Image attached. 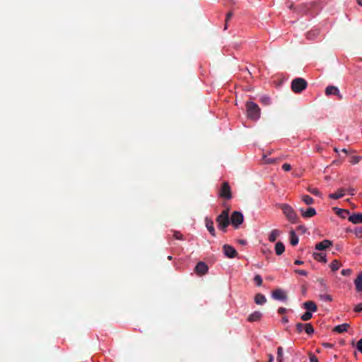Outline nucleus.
<instances>
[{"instance_id": "nucleus-24", "label": "nucleus", "mask_w": 362, "mask_h": 362, "mask_svg": "<svg viewBox=\"0 0 362 362\" xmlns=\"http://www.w3.org/2000/svg\"><path fill=\"white\" fill-rule=\"evenodd\" d=\"M299 239L293 230L290 232V243L293 246L296 245L298 243Z\"/></svg>"}, {"instance_id": "nucleus-10", "label": "nucleus", "mask_w": 362, "mask_h": 362, "mask_svg": "<svg viewBox=\"0 0 362 362\" xmlns=\"http://www.w3.org/2000/svg\"><path fill=\"white\" fill-rule=\"evenodd\" d=\"M204 222H205V226H206L207 230H209V232L210 233V234L212 236L215 237L216 231H215V228L214 226L213 220L211 218L206 217L204 219Z\"/></svg>"}, {"instance_id": "nucleus-7", "label": "nucleus", "mask_w": 362, "mask_h": 362, "mask_svg": "<svg viewBox=\"0 0 362 362\" xmlns=\"http://www.w3.org/2000/svg\"><path fill=\"white\" fill-rule=\"evenodd\" d=\"M223 250L224 255L228 258H234L238 255L237 251L231 245H224L223 246Z\"/></svg>"}, {"instance_id": "nucleus-43", "label": "nucleus", "mask_w": 362, "mask_h": 362, "mask_svg": "<svg viewBox=\"0 0 362 362\" xmlns=\"http://www.w3.org/2000/svg\"><path fill=\"white\" fill-rule=\"evenodd\" d=\"M356 348L362 354V338L357 342Z\"/></svg>"}, {"instance_id": "nucleus-3", "label": "nucleus", "mask_w": 362, "mask_h": 362, "mask_svg": "<svg viewBox=\"0 0 362 362\" xmlns=\"http://www.w3.org/2000/svg\"><path fill=\"white\" fill-rule=\"evenodd\" d=\"M279 208L282 210L284 216L288 221L292 223H296L298 221V216L294 209L287 204H279Z\"/></svg>"}, {"instance_id": "nucleus-51", "label": "nucleus", "mask_w": 362, "mask_h": 362, "mask_svg": "<svg viewBox=\"0 0 362 362\" xmlns=\"http://www.w3.org/2000/svg\"><path fill=\"white\" fill-rule=\"evenodd\" d=\"M281 321H282L283 323H287L288 322V319L287 317L285 316V317H282V320Z\"/></svg>"}, {"instance_id": "nucleus-48", "label": "nucleus", "mask_w": 362, "mask_h": 362, "mask_svg": "<svg viewBox=\"0 0 362 362\" xmlns=\"http://www.w3.org/2000/svg\"><path fill=\"white\" fill-rule=\"evenodd\" d=\"M322 346L325 348H333L334 347L333 344H330V343H327V342L323 343Z\"/></svg>"}, {"instance_id": "nucleus-20", "label": "nucleus", "mask_w": 362, "mask_h": 362, "mask_svg": "<svg viewBox=\"0 0 362 362\" xmlns=\"http://www.w3.org/2000/svg\"><path fill=\"white\" fill-rule=\"evenodd\" d=\"M335 213L342 218H346L349 215V211L347 209H342L337 207L334 208Z\"/></svg>"}, {"instance_id": "nucleus-14", "label": "nucleus", "mask_w": 362, "mask_h": 362, "mask_svg": "<svg viewBox=\"0 0 362 362\" xmlns=\"http://www.w3.org/2000/svg\"><path fill=\"white\" fill-rule=\"evenodd\" d=\"M346 192V188H340L335 193H332L329 194V197L332 199H338L343 197Z\"/></svg>"}, {"instance_id": "nucleus-1", "label": "nucleus", "mask_w": 362, "mask_h": 362, "mask_svg": "<svg viewBox=\"0 0 362 362\" xmlns=\"http://www.w3.org/2000/svg\"><path fill=\"white\" fill-rule=\"evenodd\" d=\"M245 107L249 119L256 121L260 117V108L257 104L252 101L247 102Z\"/></svg>"}, {"instance_id": "nucleus-44", "label": "nucleus", "mask_w": 362, "mask_h": 362, "mask_svg": "<svg viewBox=\"0 0 362 362\" xmlns=\"http://www.w3.org/2000/svg\"><path fill=\"white\" fill-rule=\"evenodd\" d=\"M354 311L356 313L362 311V303H358V305H356V307L354 308Z\"/></svg>"}, {"instance_id": "nucleus-36", "label": "nucleus", "mask_w": 362, "mask_h": 362, "mask_svg": "<svg viewBox=\"0 0 362 362\" xmlns=\"http://www.w3.org/2000/svg\"><path fill=\"white\" fill-rule=\"evenodd\" d=\"M173 237L177 240H182V235L179 231H173Z\"/></svg>"}, {"instance_id": "nucleus-30", "label": "nucleus", "mask_w": 362, "mask_h": 362, "mask_svg": "<svg viewBox=\"0 0 362 362\" xmlns=\"http://www.w3.org/2000/svg\"><path fill=\"white\" fill-rule=\"evenodd\" d=\"M362 159V157L361 156H352L350 157V160H349V162L353 164V165H355V164H357Z\"/></svg>"}, {"instance_id": "nucleus-18", "label": "nucleus", "mask_w": 362, "mask_h": 362, "mask_svg": "<svg viewBox=\"0 0 362 362\" xmlns=\"http://www.w3.org/2000/svg\"><path fill=\"white\" fill-rule=\"evenodd\" d=\"M349 327H350V325L348 323H344L341 325H339L335 326L333 328V332H335L337 333H343L344 332H346Z\"/></svg>"}, {"instance_id": "nucleus-57", "label": "nucleus", "mask_w": 362, "mask_h": 362, "mask_svg": "<svg viewBox=\"0 0 362 362\" xmlns=\"http://www.w3.org/2000/svg\"><path fill=\"white\" fill-rule=\"evenodd\" d=\"M358 4L362 6V0H357Z\"/></svg>"}, {"instance_id": "nucleus-34", "label": "nucleus", "mask_w": 362, "mask_h": 362, "mask_svg": "<svg viewBox=\"0 0 362 362\" xmlns=\"http://www.w3.org/2000/svg\"><path fill=\"white\" fill-rule=\"evenodd\" d=\"M308 191L316 196L320 197L322 195L321 192L317 188L308 187Z\"/></svg>"}, {"instance_id": "nucleus-5", "label": "nucleus", "mask_w": 362, "mask_h": 362, "mask_svg": "<svg viewBox=\"0 0 362 362\" xmlns=\"http://www.w3.org/2000/svg\"><path fill=\"white\" fill-rule=\"evenodd\" d=\"M243 221L244 216L241 212L235 211L232 213L230 218V223H231L232 226L235 229H238L240 227Z\"/></svg>"}, {"instance_id": "nucleus-27", "label": "nucleus", "mask_w": 362, "mask_h": 362, "mask_svg": "<svg viewBox=\"0 0 362 362\" xmlns=\"http://www.w3.org/2000/svg\"><path fill=\"white\" fill-rule=\"evenodd\" d=\"M302 200L307 205H311L314 203V199L307 194H304L302 196Z\"/></svg>"}, {"instance_id": "nucleus-49", "label": "nucleus", "mask_w": 362, "mask_h": 362, "mask_svg": "<svg viewBox=\"0 0 362 362\" xmlns=\"http://www.w3.org/2000/svg\"><path fill=\"white\" fill-rule=\"evenodd\" d=\"M354 189L353 188H348L346 189V192L349 193L351 195H354Z\"/></svg>"}, {"instance_id": "nucleus-26", "label": "nucleus", "mask_w": 362, "mask_h": 362, "mask_svg": "<svg viewBox=\"0 0 362 362\" xmlns=\"http://www.w3.org/2000/svg\"><path fill=\"white\" fill-rule=\"evenodd\" d=\"M341 267V263L339 260L334 259L332 262L330 264V267L332 272L337 271Z\"/></svg>"}, {"instance_id": "nucleus-37", "label": "nucleus", "mask_w": 362, "mask_h": 362, "mask_svg": "<svg viewBox=\"0 0 362 362\" xmlns=\"http://www.w3.org/2000/svg\"><path fill=\"white\" fill-rule=\"evenodd\" d=\"M351 273H352V270H351V269H342V270L341 271V274L343 276H349Z\"/></svg>"}, {"instance_id": "nucleus-19", "label": "nucleus", "mask_w": 362, "mask_h": 362, "mask_svg": "<svg viewBox=\"0 0 362 362\" xmlns=\"http://www.w3.org/2000/svg\"><path fill=\"white\" fill-rule=\"evenodd\" d=\"M354 284L357 292H362V273H360L354 280Z\"/></svg>"}, {"instance_id": "nucleus-46", "label": "nucleus", "mask_w": 362, "mask_h": 362, "mask_svg": "<svg viewBox=\"0 0 362 362\" xmlns=\"http://www.w3.org/2000/svg\"><path fill=\"white\" fill-rule=\"evenodd\" d=\"M233 16V13L232 12H228L226 15V20L225 21H226V24L228 23V21L230 20V18H232Z\"/></svg>"}, {"instance_id": "nucleus-9", "label": "nucleus", "mask_w": 362, "mask_h": 362, "mask_svg": "<svg viewBox=\"0 0 362 362\" xmlns=\"http://www.w3.org/2000/svg\"><path fill=\"white\" fill-rule=\"evenodd\" d=\"M272 296L274 299L278 300H286L287 299L286 293L281 288L275 289L272 293Z\"/></svg>"}, {"instance_id": "nucleus-31", "label": "nucleus", "mask_w": 362, "mask_h": 362, "mask_svg": "<svg viewBox=\"0 0 362 362\" xmlns=\"http://www.w3.org/2000/svg\"><path fill=\"white\" fill-rule=\"evenodd\" d=\"M283 348L281 346H279L277 348V362H282L283 361Z\"/></svg>"}, {"instance_id": "nucleus-16", "label": "nucleus", "mask_w": 362, "mask_h": 362, "mask_svg": "<svg viewBox=\"0 0 362 362\" xmlns=\"http://www.w3.org/2000/svg\"><path fill=\"white\" fill-rule=\"evenodd\" d=\"M348 219L354 224L362 223V214H354L349 216Z\"/></svg>"}, {"instance_id": "nucleus-52", "label": "nucleus", "mask_w": 362, "mask_h": 362, "mask_svg": "<svg viewBox=\"0 0 362 362\" xmlns=\"http://www.w3.org/2000/svg\"><path fill=\"white\" fill-rule=\"evenodd\" d=\"M269 356V361H268V362H273V361H274V356H273V355H272V354H269V356Z\"/></svg>"}, {"instance_id": "nucleus-21", "label": "nucleus", "mask_w": 362, "mask_h": 362, "mask_svg": "<svg viewBox=\"0 0 362 362\" xmlns=\"http://www.w3.org/2000/svg\"><path fill=\"white\" fill-rule=\"evenodd\" d=\"M255 302L257 305H263L267 302V298L263 294L257 293L255 296Z\"/></svg>"}, {"instance_id": "nucleus-56", "label": "nucleus", "mask_w": 362, "mask_h": 362, "mask_svg": "<svg viewBox=\"0 0 362 362\" xmlns=\"http://www.w3.org/2000/svg\"><path fill=\"white\" fill-rule=\"evenodd\" d=\"M227 28H228V23L226 24V21H225L224 30H226Z\"/></svg>"}, {"instance_id": "nucleus-55", "label": "nucleus", "mask_w": 362, "mask_h": 362, "mask_svg": "<svg viewBox=\"0 0 362 362\" xmlns=\"http://www.w3.org/2000/svg\"><path fill=\"white\" fill-rule=\"evenodd\" d=\"M317 151L318 152H321V151H322V148H321V147H320V146H318V147L317 148Z\"/></svg>"}, {"instance_id": "nucleus-11", "label": "nucleus", "mask_w": 362, "mask_h": 362, "mask_svg": "<svg viewBox=\"0 0 362 362\" xmlns=\"http://www.w3.org/2000/svg\"><path fill=\"white\" fill-rule=\"evenodd\" d=\"M332 245V242L329 240H324L315 245V250H325L329 247Z\"/></svg>"}, {"instance_id": "nucleus-59", "label": "nucleus", "mask_w": 362, "mask_h": 362, "mask_svg": "<svg viewBox=\"0 0 362 362\" xmlns=\"http://www.w3.org/2000/svg\"><path fill=\"white\" fill-rule=\"evenodd\" d=\"M172 258H173V257H172V256H168V259L169 260L172 259Z\"/></svg>"}, {"instance_id": "nucleus-25", "label": "nucleus", "mask_w": 362, "mask_h": 362, "mask_svg": "<svg viewBox=\"0 0 362 362\" xmlns=\"http://www.w3.org/2000/svg\"><path fill=\"white\" fill-rule=\"evenodd\" d=\"M279 234H280L279 231L276 229L272 230V232L268 238L269 242H271V243L275 242L276 238L279 235Z\"/></svg>"}, {"instance_id": "nucleus-32", "label": "nucleus", "mask_w": 362, "mask_h": 362, "mask_svg": "<svg viewBox=\"0 0 362 362\" xmlns=\"http://www.w3.org/2000/svg\"><path fill=\"white\" fill-rule=\"evenodd\" d=\"M313 317V315L310 312H308V311H306L305 313H303L301 317H300V319L303 320V321H308L309 320H310Z\"/></svg>"}, {"instance_id": "nucleus-41", "label": "nucleus", "mask_w": 362, "mask_h": 362, "mask_svg": "<svg viewBox=\"0 0 362 362\" xmlns=\"http://www.w3.org/2000/svg\"><path fill=\"white\" fill-rule=\"evenodd\" d=\"M263 159L265 163L270 164L274 163L275 160L272 158H268L266 156H264Z\"/></svg>"}, {"instance_id": "nucleus-58", "label": "nucleus", "mask_w": 362, "mask_h": 362, "mask_svg": "<svg viewBox=\"0 0 362 362\" xmlns=\"http://www.w3.org/2000/svg\"><path fill=\"white\" fill-rule=\"evenodd\" d=\"M334 151H335V152H337V153H338V152H339V150H338V148H334Z\"/></svg>"}, {"instance_id": "nucleus-8", "label": "nucleus", "mask_w": 362, "mask_h": 362, "mask_svg": "<svg viewBox=\"0 0 362 362\" xmlns=\"http://www.w3.org/2000/svg\"><path fill=\"white\" fill-rule=\"evenodd\" d=\"M208 270L209 267L204 262H198L194 268V272L200 276L206 274L208 272Z\"/></svg>"}, {"instance_id": "nucleus-15", "label": "nucleus", "mask_w": 362, "mask_h": 362, "mask_svg": "<svg viewBox=\"0 0 362 362\" xmlns=\"http://www.w3.org/2000/svg\"><path fill=\"white\" fill-rule=\"evenodd\" d=\"M325 93L327 95H334L339 96V98H341V96L339 94V90L338 88L334 86H327L325 89Z\"/></svg>"}, {"instance_id": "nucleus-12", "label": "nucleus", "mask_w": 362, "mask_h": 362, "mask_svg": "<svg viewBox=\"0 0 362 362\" xmlns=\"http://www.w3.org/2000/svg\"><path fill=\"white\" fill-rule=\"evenodd\" d=\"M300 211L301 212L302 216L305 218H310L316 215V211L313 207H310L305 211L300 209Z\"/></svg>"}, {"instance_id": "nucleus-33", "label": "nucleus", "mask_w": 362, "mask_h": 362, "mask_svg": "<svg viewBox=\"0 0 362 362\" xmlns=\"http://www.w3.org/2000/svg\"><path fill=\"white\" fill-rule=\"evenodd\" d=\"M254 281L258 286L262 285V278L259 274H256L254 277Z\"/></svg>"}, {"instance_id": "nucleus-54", "label": "nucleus", "mask_w": 362, "mask_h": 362, "mask_svg": "<svg viewBox=\"0 0 362 362\" xmlns=\"http://www.w3.org/2000/svg\"><path fill=\"white\" fill-rule=\"evenodd\" d=\"M341 151H342V152H344V153H346V154H348V153H349L351 152L350 151H349V150H348V149H346V148H343V149L341 150Z\"/></svg>"}, {"instance_id": "nucleus-47", "label": "nucleus", "mask_w": 362, "mask_h": 362, "mask_svg": "<svg viewBox=\"0 0 362 362\" xmlns=\"http://www.w3.org/2000/svg\"><path fill=\"white\" fill-rule=\"evenodd\" d=\"M287 311V309L286 308L281 307L278 309V313L279 314H284Z\"/></svg>"}, {"instance_id": "nucleus-13", "label": "nucleus", "mask_w": 362, "mask_h": 362, "mask_svg": "<svg viewBox=\"0 0 362 362\" xmlns=\"http://www.w3.org/2000/svg\"><path fill=\"white\" fill-rule=\"evenodd\" d=\"M303 308L308 312H316L317 310V305L312 300L305 301L303 305Z\"/></svg>"}, {"instance_id": "nucleus-28", "label": "nucleus", "mask_w": 362, "mask_h": 362, "mask_svg": "<svg viewBox=\"0 0 362 362\" xmlns=\"http://www.w3.org/2000/svg\"><path fill=\"white\" fill-rule=\"evenodd\" d=\"M319 298L322 301L331 302L332 301V297L327 293H320Z\"/></svg>"}, {"instance_id": "nucleus-29", "label": "nucleus", "mask_w": 362, "mask_h": 362, "mask_svg": "<svg viewBox=\"0 0 362 362\" xmlns=\"http://www.w3.org/2000/svg\"><path fill=\"white\" fill-rule=\"evenodd\" d=\"M304 329H305V332L309 335L314 333V328L310 323L305 324Z\"/></svg>"}, {"instance_id": "nucleus-39", "label": "nucleus", "mask_w": 362, "mask_h": 362, "mask_svg": "<svg viewBox=\"0 0 362 362\" xmlns=\"http://www.w3.org/2000/svg\"><path fill=\"white\" fill-rule=\"evenodd\" d=\"M309 358L310 362H319L317 357L313 354H309Z\"/></svg>"}, {"instance_id": "nucleus-35", "label": "nucleus", "mask_w": 362, "mask_h": 362, "mask_svg": "<svg viewBox=\"0 0 362 362\" xmlns=\"http://www.w3.org/2000/svg\"><path fill=\"white\" fill-rule=\"evenodd\" d=\"M305 329V324L303 323H297L296 324V329L298 333H300Z\"/></svg>"}, {"instance_id": "nucleus-40", "label": "nucleus", "mask_w": 362, "mask_h": 362, "mask_svg": "<svg viewBox=\"0 0 362 362\" xmlns=\"http://www.w3.org/2000/svg\"><path fill=\"white\" fill-rule=\"evenodd\" d=\"M296 274H300V275H302V276H307L308 275V272L305 271V270H303V269H296L294 271Z\"/></svg>"}, {"instance_id": "nucleus-6", "label": "nucleus", "mask_w": 362, "mask_h": 362, "mask_svg": "<svg viewBox=\"0 0 362 362\" xmlns=\"http://www.w3.org/2000/svg\"><path fill=\"white\" fill-rule=\"evenodd\" d=\"M218 195L220 197L223 198L226 200H229L232 198V193L230 187L227 182H223L221 187L219 190Z\"/></svg>"}, {"instance_id": "nucleus-53", "label": "nucleus", "mask_w": 362, "mask_h": 362, "mask_svg": "<svg viewBox=\"0 0 362 362\" xmlns=\"http://www.w3.org/2000/svg\"><path fill=\"white\" fill-rule=\"evenodd\" d=\"M238 242L241 245H245L247 243V241L245 240H239Z\"/></svg>"}, {"instance_id": "nucleus-22", "label": "nucleus", "mask_w": 362, "mask_h": 362, "mask_svg": "<svg viewBox=\"0 0 362 362\" xmlns=\"http://www.w3.org/2000/svg\"><path fill=\"white\" fill-rule=\"evenodd\" d=\"M285 251V246L281 242H277L275 245V252L277 255H281Z\"/></svg>"}, {"instance_id": "nucleus-38", "label": "nucleus", "mask_w": 362, "mask_h": 362, "mask_svg": "<svg viewBox=\"0 0 362 362\" xmlns=\"http://www.w3.org/2000/svg\"><path fill=\"white\" fill-rule=\"evenodd\" d=\"M261 102L264 103V105H269L270 104V98L266 96H264L261 98Z\"/></svg>"}, {"instance_id": "nucleus-45", "label": "nucleus", "mask_w": 362, "mask_h": 362, "mask_svg": "<svg viewBox=\"0 0 362 362\" xmlns=\"http://www.w3.org/2000/svg\"><path fill=\"white\" fill-rule=\"evenodd\" d=\"M282 169L285 171H289L291 169V166L288 163H284L282 165Z\"/></svg>"}, {"instance_id": "nucleus-42", "label": "nucleus", "mask_w": 362, "mask_h": 362, "mask_svg": "<svg viewBox=\"0 0 362 362\" xmlns=\"http://www.w3.org/2000/svg\"><path fill=\"white\" fill-rule=\"evenodd\" d=\"M318 282L320 283V284L321 285V286L323 288V291H326L327 289V286H326L325 284V280L324 279H319L318 280Z\"/></svg>"}, {"instance_id": "nucleus-2", "label": "nucleus", "mask_w": 362, "mask_h": 362, "mask_svg": "<svg viewBox=\"0 0 362 362\" xmlns=\"http://www.w3.org/2000/svg\"><path fill=\"white\" fill-rule=\"evenodd\" d=\"M228 211V209L223 210L216 218L218 228L223 232H226V228L230 224Z\"/></svg>"}, {"instance_id": "nucleus-50", "label": "nucleus", "mask_w": 362, "mask_h": 362, "mask_svg": "<svg viewBox=\"0 0 362 362\" xmlns=\"http://www.w3.org/2000/svg\"><path fill=\"white\" fill-rule=\"evenodd\" d=\"M294 264H296V265H300V264H303V261H300V260L297 259V260H296V261L294 262Z\"/></svg>"}, {"instance_id": "nucleus-4", "label": "nucleus", "mask_w": 362, "mask_h": 362, "mask_svg": "<svg viewBox=\"0 0 362 362\" xmlns=\"http://www.w3.org/2000/svg\"><path fill=\"white\" fill-rule=\"evenodd\" d=\"M307 86V81L303 78H296L291 82V89L296 93H301Z\"/></svg>"}, {"instance_id": "nucleus-17", "label": "nucleus", "mask_w": 362, "mask_h": 362, "mask_svg": "<svg viewBox=\"0 0 362 362\" xmlns=\"http://www.w3.org/2000/svg\"><path fill=\"white\" fill-rule=\"evenodd\" d=\"M262 316V314L259 311H255L254 313H251L248 317L247 320L250 322H254L259 321Z\"/></svg>"}, {"instance_id": "nucleus-23", "label": "nucleus", "mask_w": 362, "mask_h": 362, "mask_svg": "<svg viewBox=\"0 0 362 362\" xmlns=\"http://www.w3.org/2000/svg\"><path fill=\"white\" fill-rule=\"evenodd\" d=\"M313 258L315 260L318 261V262H323V263H326L327 262L326 256L323 253L314 252L313 253Z\"/></svg>"}]
</instances>
